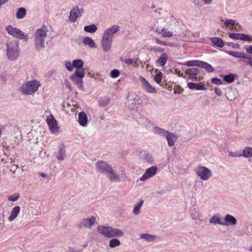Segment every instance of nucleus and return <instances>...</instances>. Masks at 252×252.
<instances>
[{"instance_id": "052dcab7", "label": "nucleus", "mask_w": 252, "mask_h": 252, "mask_svg": "<svg viewBox=\"0 0 252 252\" xmlns=\"http://www.w3.org/2000/svg\"><path fill=\"white\" fill-rule=\"evenodd\" d=\"M154 51H158V52H162L164 51V49L162 48H160L159 47H154L153 49Z\"/></svg>"}, {"instance_id": "680f3d73", "label": "nucleus", "mask_w": 252, "mask_h": 252, "mask_svg": "<svg viewBox=\"0 0 252 252\" xmlns=\"http://www.w3.org/2000/svg\"><path fill=\"white\" fill-rule=\"evenodd\" d=\"M204 4H210L211 3L213 0H202Z\"/></svg>"}, {"instance_id": "bb28decb", "label": "nucleus", "mask_w": 252, "mask_h": 252, "mask_svg": "<svg viewBox=\"0 0 252 252\" xmlns=\"http://www.w3.org/2000/svg\"><path fill=\"white\" fill-rule=\"evenodd\" d=\"M83 43L85 45H88L90 48H95L96 45L95 42L89 37H85L83 39Z\"/></svg>"}, {"instance_id": "0eeeda50", "label": "nucleus", "mask_w": 252, "mask_h": 252, "mask_svg": "<svg viewBox=\"0 0 252 252\" xmlns=\"http://www.w3.org/2000/svg\"><path fill=\"white\" fill-rule=\"evenodd\" d=\"M85 76V71H81L79 70H76L75 72L70 76V79L73 82L79 89L84 90L82 79Z\"/></svg>"}, {"instance_id": "5701e85b", "label": "nucleus", "mask_w": 252, "mask_h": 252, "mask_svg": "<svg viewBox=\"0 0 252 252\" xmlns=\"http://www.w3.org/2000/svg\"><path fill=\"white\" fill-rule=\"evenodd\" d=\"M73 67L76 68V70H79L81 71H85L83 68L84 65L83 61L81 59L74 60L73 61Z\"/></svg>"}, {"instance_id": "79ce46f5", "label": "nucleus", "mask_w": 252, "mask_h": 252, "mask_svg": "<svg viewBox=\"0 0 252 252\" xmlns=\"http://www.w3.org/2000/svg\"><path fill=\"white\" fill-rule=\"evenodd\" d=\"M20 196V194L19 193H15L12 194L11 195H9L7 197V199L9 201H17Z\"/></svg>"}, {"instance_id": "4d7b16f0", "label": "nucleus", "mask_w": 252, "mask_h": 252, "mask_svg": "<svg viewBox=\"0 0 252 252\" xmlns=\"http://www.w3.org/2000/svg\"><path fill=\"white\" fill-rule=\"evenodd\" d=\"M215 93L219 96H221L222 92L221 90L218 88H215L214 89Z\"/></svg>"}, {"instance_id": "c756f323", "label": "nucleus", "mask_w": 252, "mask_h": 252, "mask_svg": "<svg viewBox=\"0 0 252 252\" xmlns=\"http://www.w3.org/2000/svg\"><path fill=\"white\" fill-rule=\"evenodd\" d=\"M241 155L246 158H252V148L249 147L245 148Z\"/></svg>"}, {"instance_id": "7c9ffc66", "label": "nucleus", "mask_w": 252, "mask_h": 252, "mask_svg": "<svg viewBox=\"0 0 252 252\" xmlns=\"http://www.w3.org/2000/svg\"><path fill=\"white\" fill-rule=\"evenodd\" d=\"M211 41L214 45L219 47H222L224 46V43L221 38L217 37H212Z\"/></svg>"}, {"instance_id": "393cba45", "label": "nucleus", "mask_w": 252, "mask_h": 252, "mask_svg": "<svg viewBox=\"0 0 252 252\" xmlns=\"http://www.w3.org/2000/svg\"><path fill=\"white\" fill-rule=\"evenodd\" d=\"M209 223L215 225L220 224L226 226L228 225V224H225V223L222 222L220 217L216 215L213 216L211 219H210Z\"/></svg>"}, {"instance_id": "49530a36", "label": "nucleus", "mask_w": 252, "mask_h": 252, "mask_svg": "<svg viewBox=\"0 0 252 252\" xmlns=\"http://www.w3.org/2000/svg\"><path fill=\"white\" fill-rule=\"evenodd\" d=\"M110 100V99L107 97H104L102 98L100 101V105L101 106H105L108 104Z\"/></svg>"}, {"instance_id": "a878e982", "label": "nucleus", "mask_w": 252, "mask_h": 252, "mask_svg": "<svg viewBox=\"0 0 252 252\" xmlns=\"http://www.w3.org/2000/svg\"><path fill=\"white\" fill-rule=\"evenodd\" d=\"M165 137H166L169 146H172L174 145L176 136L173 133L168 131V133Z\"/></svg>"}, {"instance_id": "473e14b6", "label": "nucleus", "mask_w": 252, "mask_h": 252, "mask_svg": "<svg viewBox=\"0 0 252 252\" xmlns=\"http://www.w3.org/2000/svg\"><path fill=\"white\" fill-rule=\"evenodd\" d=\"M65 157V150L64 148L61 147L59 149V153L57 155V158L59 160H63Z\"/></svg>"}, {"instance_id": "09e8293b", "label": "nucleus", "mask_w": 252, "mask_h": 252, "mask_svg": "<svg viewBox=\"0 0 252 252\" xmlns=\"http://www.w3.org/2000/svg\"><path fill=\"white\" fill-rule=\"evenodd\" d=\"M229 37L233 39H240V33H231L228 34Z\"/></svg>"}, {"instance_id": "a19ab883", "label": "nucleus", "mask_w": 252, "mask_h": 252, "mask_svg": "<svg viewBox=\"0 0 252 252\" xmlns=\"http://www.w3.org/2000/svg\"><path fill=\"white\" fill-rule=\"evenodd\" d=\"M124 62L128 65H133L135 67H138V64L136 61L132 59H127L124 61Z\"/></svg>"}, {"instance_id": "7ed1b4c3", "label": "nucleus", "mask_w": 252, "mask_h": 252, "mask_svg": "<svg viewBox=\"0 0 252 252\" xmlns=\"http://www.w3.org/2000/svg\"><path fill=\"white\" fill-rule=\"evenodd\" d=\"M48 30L43 26L40 29L36 30L34 35V42L36 50L40 52L45 47V41L47 36Z\"/></svg>"}, {"instance_id": "f257e3e1", "label": "nucleus", "mask_w": 252, "mask_h": 252, "mask_svg": "<svg viewBox=\"0 0 252 252\" xmlns=\"http://www.w3.org/2000/svg\"><path fill=\"white\" fill-rule=\"evenodd\" d=\"M174 21L169 18H159L157 21L153 30L163 37H170L173 35L171 26Z\"/></svg>"}, {"instance_id": "13d9d810", "label": "nucleus", "mask_w": 252, "mask_h": 252, "mask_svg": "<svg viewBox=\"0 0 252 252\" xmlns=\"http://www.w3.org/2000/svg\"><path fill=\"white\" fill-rule=\"evenodd\" d=\"M230 22H232V19L226 20L224 25L225 27H228L230 25Z\"/></svg>"}, {"instance_id": "72a5a7b5", "label": "nucleus", "mask_w": 252, "mask_h": 252, "mask_svg": "<svg viewBox=\"0 0 252 252\" xmlns=\"http://www.w3.org/2000/svg\"><path fill=\"white\" fill-rule=\"evenodd\" d=\"M200 67L205 68L209 72H213L214 70V68L211 64L203 61H201Z\"/></svg>"}, {"instance_id": "a18cd8bd", "label": "nucleus", "mask_w": 252, "mask_h": 252, "mask_svg": "<svg viewBox=\"0 0 252 252\" xmlns=\"http://www.w3.org/2000/svg\"><path fill=\"white\" fill-rule=\"evenodd\" d=\"M162 78V74L161 72H159L158 73H157L155 75L154 80L158 84H160V83L161 82Z\"/></svg>"}, {"instance_id": "6ab92c4d", "label": "nucleus", "mask_w": 252, "mask_h": 252, "mask_svg": "<svg viewBox=\"0 0 252 252\" xmlns=\"http://www.w3.org/2000/svg\"><path fill=\"white\" fill-rule=\"evenodd\" d=\"M228 54L233 57L236 58L246 59L251 60V58L247 56L244 52H239L237 51H229Z\"/></svg>"}, {"instance_id": "4c0bfd02", "label": "nucleus", "mask_w": 252, "mask_h": 252, "mask_svg": "<svg viewBox=\"0 0 252 252\" xmlns=\"http://www.w3.org/2000/svg\"><path fill=\"white\" fill-rule=\"evenodd\" d=\"M121 245L119 240L116 238H113L109 241V246L111 248H114Z\"/></svg>"}, {"instance_id": "bf43d9fd", "label": "nucleus", "mask_w": 252, "mask_h": 252, "mask_svg": "<svg viewBox=\"0 0 252 252\" xmlns=\"http://www.w3.org/2000/svg\"><path fill=\"white\" fill-rule=\"evenodd\" d=\"M247 52L249 54H252V45H250L246 48Z\"/></svg>"}, {"instance_id": "f8f14e48", "label": "nucleus", "mask_w": 252, "mask_h": 252, "mask_svg": "<svg viewBox=\"0 0 252 252\" xmlns=\"http://www.w3.org/2000/svg\"><path fill=\"white\" fill-rule=\"evenodd\" d=\"M158 170V168L156 166H153L146 169V172L140 178L141 181H144L153 176H154Z\"/></svg>"}, {"instance_id": "9b49d317", "label": "nucleus", "mask_w": 252, "mask_h": 252, "mask_svg": "<svg viewBox=\"0 0 252 252\" xmlns=\"http://www.w3.org/2000/svg\"><path fill=\"white\" fill-rule=\"evenodd\" d=\"M120 30V27L117 25H114L111 27L107 29L103 34V36L113 40L114 35Z\"/></svg>"}, {"instance_id": "f704fd0d", "label": "nucleus", "mask_w": 252, "mask_h": 252, "mask_svg": "<svg viewBox=\"0 0 252 252\" xmlns=\"http://www.w3.org/2000/svg\"><path fill=\"white\" fill-rule=\"evenodd\" d=\"M140 238L148 242H153L155 240V236L149 234H143L140 235Z\"/></svg>"}, {"instance_id": "338daca9", "label": "nucleus", "mask_w": 252, "mask_h": 252, "mask_svg": "<svg viewBox=\"0 0 252 252\" xmlns=\"http://www.w3.org/2000/svg\"><path fill=\"white\" fill-rule=\"evenodd\" d=\"M247 63L248 64H249L250 65H251L252 67V60L248 61L247 62Z\"/></svg>"}, {"instance_id": "f03ea898", "label": "nucleus", "mask_w": 252, "mask_h": 252, "mask_svg": "<svg viewBox=\"0 0 252 252\" xmlns=\"http://www.w3.org/2000/svg\"><path fill=\"white\" fill-rule=\"evenodd\" d=\"M95 167L100 173L106 175L110 181L112 182H120L121 181L120 176L106 162L99 161L96 163Z\"/></svg>"}, {"instance_id": "20e7f679", "label": "nucleus", "mask_w": 252, "mask_h": 252, "mask_svg": "<svg viewBox=\"0 0 252 252\" xmlns=\"http://www.w3.org/2000/svg\"><path fill=\"white\" fill-rule=\"evenodd\" d=\"M6 55L10 61L16 60L19 56L20 49L18 42L15 41H10L6 43Z\"/></svg>"}, {"instance_id": "423d86ee", "label": "nucleus", "mask_w": 252, "mask_h": 252, "mask_svg": "<svg viewBox=\"0 0 252 252\" xmlns=\"http://www.w3.org/2000/svg\"><path fill=\"white\" fill-rule=\"evenodd\" d=\"M5 30L10 35L13 37L19 39H24L26 41L29 39V37L27 33H24L20 29L11 25L6 26L5 27Z\"/></svg>"}, {"instance_id": "ea45409f", "label": "nucleus", "mask_w": 252, "mask_h": 252, "mask_svg": "<svg viewBox=\"0 0 252 252\" xmlns=\"http://www.w3.org/2000/svg\"><path fill=\"white\" fill-rule=\"evenodd\" d=\"M201 62L200 61H189L186 62V64L188 66H197L200 67Z\"/></svg>"}, {"instance_id": "e433bc0d", "label": "nucleus", "mask_w": 252, "mask_h": 252, "mask_svg": "<svg viewBox=\"0 0 252 252\" xmlns=\"http://www.w3.org/2000/svg\"><path fill=\"white\" fill-rule=\"evenodd\" d=\"M223 80L228 83L233 82L235 80V76L232 73L225 75L223 76Z\"/></svg>"}, {"instance_id": "5fc2aeb1", "label": "nucleus", "mask_w": 252, "mask_h": 252, "mask_svg": "<svg viewBox=\"0 0 252 252\" xmlns=\"http://www.w3.org/2000/svg\"><path fill=\"white\" fill-rule=\"evenodd\" d=\"M155 41H156V43H157L160 45H161L166 46L167 45V42L160 40L158 38H156Z\"/></svg>"}, {"instance_id": "de8ad7c7", "label": "nucleus", "mask_w": 252, "mask_h": 252, "mask_svg": "<svg viewBox=\"0 0 252 252\" xmlns=\"http://www.w3.org/2000/svg\"><path fill=\"white\" fill-rule=\"evenodd\" d=\"M65 67L67 68V69L69 71H71L73 69V62L71 63L70 62L68 61L64 63Z\"/></svg>"}, {"instance_id": "c85d7f7f", "label": "nucleus", "mask_w": 252, "mask_h": 252, "mask_svg": "<svg viewBox=\"0 0 252 252\" xmlns=\"http://www.w3.org/2000/svg\"><path fill=\"white\" fill-rule=\"evenodd\" d=\"M153 132L155 134H158L164 137L168 133V131L158 126H155L154 127Z\"/></svg>"}, {"instance_id": "b1692460", "label": "nucleus", "mask_w": 252, "mask_h": 252, "mask_svg": "<svg viewBox=\"0 0 252 252\" xmlns=\"http://www.w3.org/2000/svg\"><path fill=\"white\" fill-rule=\"evenodd\" d=\"M224 220L225 221V224H228L229 225H235L237 223V220L236 219L233 217V216H231L230 215L227 214L226 215L224 218Z\"/></svg>"}, {"instance_id": "69168bd1", "label": "nucleus", "mask_w": 252, "mask_h": 252, "mask_svg": "<svg viewBox=\"0 0 252 252\" xmlns=\"http://www.w3.org/2000/svg\"><path fill=\"white\" fill-rule=\"evenodd\" d=\"M235 21L232 20V22H230V25H231L232 26H234L235 24Z\"/></svg>"}, {"instance_id": "aec40b11", "label": "nucleus", "mask_w": 252, "mask_h": 252, "mask_svg": "<svg viewBox=\"0 0 252 252\" xmlns=\"http://www.w3.org/2000/svg\"><path fill=\"white\" fill-rule=\"evenodd\" d=\"M78 122L80 126H85L88 122V117L84 112H81L78 114Z\"/></svg>"}, {"instance_id": "2f4dec72", "label": "nucleus", "mask_w": 252, "mask_h": 252, "mask_svg": "<svg viewBox=\"0 0 252 252\" xmlns=\"http://www.w3.org/2000/svg\"><path fill=\"white\" fill-rule=\"evenodd\" d=\"M26 14V10L24 7L19 8L16 13V18L18 19H22L24 18Z\"/></svg>"}, {"instance_id": "0e129e2a", "label": "nucleus", "mask_w": 252, "mask_h": 252, "mask_svg": "<svg viewBox=\"0 0 252 252\" xmlns=\"http://www.w3.org/2000/svg\"><path fill=\"white\" fill-rule=\"evenodd\" d=\"M39 175L42 177H45L46 176V174L44 173H39Z\"/></svg>"}, {"instance_id": "3c124183", "label": "nucleus", "mask_w": 252, "mask_h": 252, "mask_svg": "<svg viewBox=\"0 0 252 252\" xmlns=\"http://www.w3.org/2000/svg\"><path fill=\"white\" fill-rule=\"evenodd\" d=\"M211 82L215 85H220L222 84V81L220 79L218 78H213L211 80Z\"/></svg>"}, {"instance_id": "1a4fd4ad", "label": "nucleus", "mask_w": 252, "mask_h": 252, "mask_svg": "<svg viewBox=\"0 0 252 252\" xmlns=\"http://www.w3.org/2000/svg\"><path fill=\"white\" fill-rule=\"evenodd\" d=\"M96 218L94 216H92L90 219L85 218L79 221L77 226L79 229H90L94 224Z\"/></svg>"}, {"instance_id": "58836bf2", "label": "nucleus", "mask_w": 252, "mask_h": 252, "mask_svg": "<svg viewBox=\"0 0 252 252\" xmlns=\"http://www.w3.org/2000/svg\"><path fill=\"white\" fill-rule=\"evenodd\" d=\"M143 200H140V201L139 203H138L136 205V206H134L133 210V212L135 215H138L140 214V208L142 206V205H143Z\"/></svg>"}, {"instance_id": "6e6d98bb", "label": "nucleus", "mask_w": 252, "mask_h": 252, "mask_svg": "<svg viewBox=\"0 0 252 252\" xmlns=\"http://www.w3.org/2000/svg\"><path fill=\"white\" fill-rule=\"evenodd\" d=\"M64 84L66 87L69 89L70 91H72L71 85L70 83L67 80L64 81Z\"/></svg>"}, {"instance_id": "dca6fc26", "label": "nucleus", "mask_w": 252, "mask_h": 252, "mask_svg": "<svg viewBox=\"0 0 252 252\" xmlns=\"http://www.w3.org/2000/svg\"><path fill=\"white\" fill-rule=\"evenodd\" d=\"M140 80L143 88L146 91L150 93L156 92L155 89L143 77H140Z\"/></svg>"}, {"instance_id": "2eb2a0df", "label": "nucleus", "mask_w": 252, "mask_h": 252, "mask_svg": "<svg viewBox=\"0 0 252 252\" xmlns=\"http://www.w3.org/2000/svg\"><path fill=\"white\" fill-rule=\"evenodd\" d=\"M111 227L103 225H99L97 227V231L102 235L110 238L111 236Z\"/></svg>"}, {"instance_id": "4468645a", "label": "nucleus", "mask_w": 252, "mask_h": 252, "mask_svg": "<svg viewBox=\"0 0 252 252\" xmlns=\"http://www.w3.org/2000/svg\"><path fill=\"white\" fill-rule=\"evenodd\" d=\"M81 16V13L78 6L73 7L70 11L69 21L71 22H75L78 18Z\"/></svg>"}, {"instance_id": "864d4df0", "label": "nucleus", "mask_w": 252, "mask_h": 252, "mask_svg": "<svg viewBox=\"0 0 252 252\" xmlns=\"http://www.w3.org/2000/svg\"><path fill=\"white\" fill-rule=\"evenodd\" d=\"M228 155L231 157H242L241 154H238L237 153H233L232 152L227 151Z\"/></svg>"}, {"instance_id": "8fccbe9b", "label": "nucleus", "mask_w": 252, "mask_h": 252, "mask_svg": "<svg viewBox=\"0 0 252 252\" xmlns=\"http://www.w3.org/2000/svg\"><path fill=\"white\" fill-rule=\"evenodd\" d=\"M120 74V71L118 69H113L111 72V77L113 78H115L118 77Z\"/></svg>"}, {"instance_id": "412c9836", "label": "nucleus", "mask_w": 252, "mask_h": 252, "mask_svg": "<svg viewBox=\"0 0 252 252\" xmlns=\"http://www.w3.org/2000/svg\"><path fill=\"white\" fill-rule=\"evenodd\" d=\"M111 236L110 238L121 237L124 236V232L118 228L111 227Z\"/></svg>"}, {"instance_id": "c9c22d12", "label": "nucleus", "mask_w": 252, "mask_h": 252, "mask_svg": "<svg viewBox=\"0 0 252 252\" xmlns=\"http://www.w3.org/2000/svg\"><path fill=\"white\" fill-rule=\"evenodd\" d=\"M84 29L86 32L94 33L97 31V28L94 24H92L89 26H86Z\"/></svg>"}, {"instance_id": "ddd939ff", "label": "nucleus", "mask_w": 252, "mask_h": 252, "mask_svg": "<svg viewBox=\"0 0 252 252\" xmlns=\"http://www.w3.org/2000/svg\"><path fill=\"white\" fill-rule=\"evenodd\" d=\"M113 40L102 35L101 46L104 52L109 51L112 45Z\"/></svg>"}, {"instance_id": "6e6552de", "label": "nucleus", "mask_w": 252, "mask_h": 252, "mask_svg": "<svg viewBox=\"0 0 252 252\" xmlns=\"http://www.w3.org/2000/svg\"><path fill=\"white\" fill-rule=\"evenodd\" d=\"M196 174L204 181L208 180L212 176L211 170L204 166H198L195 170Z\"/></svg>"}, {"instance_id": "603ef678", "label": "nucleus", "mask_w": 252, "mask_h": 252, "mask_svg": "<svg viewBox=\"0 0 252 252\" xmlns=\"http://www.w3.org/2000/svg\"><path fill=\"white\" fill-rule=\"evenodd\" d=\"M82 249L77 247H69L66 252H81Z\"/></svg>"}, {"instance_id": "37998d69", "label": "nucleus", "mask_w": 252, "mask_h": 252, "mask_svg": "<svg viewBox=\"0 0 252 252\" xmlns=\"http://www.w3.org/2000/svg\"><path fill=\"white\" fill-rule=\"evenodd\" d=\"M144 159L146 162H147L148 163H149L150 164H152L154 163V158H153V156L149 153H147L145 155Z\"/></svg>"}, {"instance_id": "f3484780", "label": "nucleus", "mask_w": 252, "mask_h": 252, "mask_svg": "<svg viewBox=\"0 0 252 252\" xmlns=\"http://www.w3.org/2000/svg\"><path fill=\"white\" fill-rule=\"evenodd\" d=\"M187 86L189 89H195L196 90L205 91L206 88L202 83H195L193 82H188Z\"/></svg>"}, {"instance_id": "cd10ccee", "label": "nucleus", "mask_w": 252, "mask_h": 252, "mask_svg": "<svg viewBox=\"0 0 252 252\" xmlns=\"http://www.w3.org/2000/svg\"><path fill=\"white\" fill-rule=\"evenodd\" d=\"M167 55L165 53H162L160 57L157 60L156 63L161 66H164L167 62Z\"/></svg>"}, {"instance_id": "a211bd4d", "label": "nucleus", "mask_w": 252, "mask_h": 252, "mask_svg": "<svg viewBox=\"0 0 252 252\" xmlns=\"http://www.w3.org/2000/svg\"><path fill=\"white\" fill-rule=\"evenodd\" d=\"M199 72V69L197 68H189L186 70V73L189 74V77L192 80L196 79L197 75Z\"/></svg>"}, {"instance_id": "e2e57ef3", "label": "nucleus", "mask_w": 252, "mask_h": 252, "mask_svg": "<svg viewBox=\"0 0 252 252\" xmlns=\"http://www.w3.org/2000/svg\"><path fill=\"white\" fill-rule=\"evenodd\" d=\"M9 0H0V6L6 2H7Z\"/></svg>"}, {"instance_id": "39448f33", "label": "nucleus", "mask_w": 252, "mask_h": 252, "mask_svg": "<svg viewBox=\"0 0 252 252\" xmlns=\"http://www.w3.org/2000/svg\"><path fill=\"white\" fill-rule=\"evenodd\" d=\"M40 86L39 81L33 80L23 84L21 87L20 91L23 94L30 95L36 92Z\"/></svg>"}, {"instance_id": "774afa93", "label": "nucleus", "mask_w": 252, "mask_h": 252, "mask_svg": "<svg viewBox=\"0 0 252 252\" xmlns=\"http://www.w3.org/2000/svg\"><path fill=\"white\" fill-rule=\"evenodd\" d=\"M198 182L199 183V186H198L202 187L203 186V183H202V181H198Z\"/></svg>"}, {"instance_id": "4be33fe9", "label": "nucleus", "mask_w": 252, "mask_h": 252, "mask_svg": "<svg viewBox=\"0 0 252 252\" xmlns=\"http://www.w3.org/2000/svg\"><path fill=\"white\" fill-rule=\"evenodd\" d=\"M20 211V207L19 206H15L12 210L10 215L8 217V220L10 221L14 220L18 216Z\"/></svg>"}, {"instance_id": "9d476101", "label": "nucleus", "mask_w": 252, "mask_h": 252, "mask_svg": "<svg viewBox=\"0 0 252 252\" xmlns=\"http://www.w3.org/2000/svg\"><path fill=\"white\" fill-rule=\"evenodd\" d=\"M46 122L48 124L49 129L52 133H56L59 130L57 121L55 120L53 115L50 114L46 119Z\"/></svg>"}, {"instance_id": "c03bdc74", "label": "nucleus", "mask_w": 252, "mask_h": 252, "mask_svg": "<svg viewBox=\"0 0 252 252\" xmlns=\"http://www.w3.org/2000/svg\"><path fill=\"white\" fill-rule=\"evenodd\" d=\"M240 39L246 41H251L252 40V37H251L249 35L244 33H240Z\"/></svg>"}]
</instances>
